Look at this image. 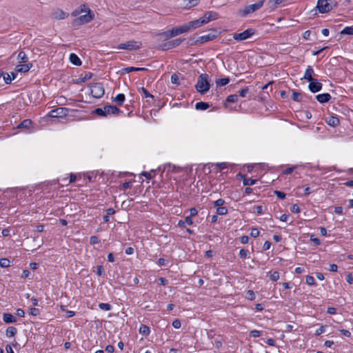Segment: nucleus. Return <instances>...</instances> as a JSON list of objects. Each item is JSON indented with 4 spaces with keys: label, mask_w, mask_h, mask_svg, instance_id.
<instances>
[{
    "label": "nucleus",
    "mask_w": 353,
    "mask_h": 353,
    "mask_svg": "<svg viewBox=\"0 0 353 353\" xmlns=\"http://www.w3.org/2000/svg\"><path fill=\"white\" fill-rule=\"evenodd\" d=\"M71 14L72 17H78L73 21L75 26L88 23L94 18V14L86 4H81L74 10Z\"/></svg>",
    "instance_id": "1"
},
{
    "label": "nucleus",
    "mask_w": 353,
    "mask_h": 353,
    "mask_svg": "<svg viewBox=\"0 0 353 353\" xmlns=\"http://www.w3.org/2000/svg\"><path fill=\"white\" fill-rule=\"evenodd\" d=\"M195 88L201 94H205L210 90V77L208 74L203 73L199 76Z\"/></svg>",
    "instance_id": "2"
},
{
    "label": "nucleus",
    "mask_w": 353,
    "mask_h": 353,
    "mask_svg": "<svg viewBox=\"0 0 353 353\" xmlns=\"http://www.w3.org/2000/svg\"><path fill=\"white\" fill-rule=\"evenodd\" d=\"M142 43L137 41H128L125 43H121L116 47L117 50H136L141 48Z\"/></svg>",
    "instance_id": "3"
},
{
    "label": "nucleus",
    "mask_w": 353,
    "mask_h": 353,
    "mask_svg": "<svg viewBox=\"0 0 353 353\" xmlns=\"http://www.w3.org/2000/svg\"><path fill=\"white\" fill-rule=\"evenodd\" d=\"M90 93L94 98L100 99L105 93L103 85L101 83H94L90 85Z\"/></svg>",
    "instance_id": "4"
},
{
    "label": "nucleus",
    "mask_w": 353,
    "mask_h": 353,
    "mask_svg": "<svg viewBox=\"0 0 353 353\" xmlns=\"http://www.w3.org/2000/svg\"><path fill=\"white\" fill-rule=\"evenodd\" d=\"M256 33L253 28H248L242 32L233 34V39L237 41H242L252 37Z\"/></svg>",
    "instance_id": "5"
},
{
    "label": "nucleus",
    "mask_w": 353,
    "mask_h": 353,
    "mask_svg": "<svg viewBox=\"0 0 353 353\" xmlns=\"http://www.w3.org/2000/svg\"><path fill=\"white\" fill-rule=\"evenodd\" d=\"M185 39L178 38L158 46V49L161 50H168L179 46Z\"/></svg>",
    "instance_id": "6"
},
{
    "label": "nucleus",
    "mask_w": 353,
    "mask_h": 353,
    "mask_svg": "<svg viewBox=\"0 0 353 353\" xmlns=\"http://www.w3.org/2000/svg\"><path fill=\"white\" fill-rule=\"evenodd\" d=\"M265 0H259L253 4L245 7L243 10V16H246L260 9L264 4Z\"/></svg>",
    "instance_id": "7"
},
{
    "label": "nucleus",
    "mask_w": 353,
    "mask_h": 353,
    "mask_svg": "<svg viewBox=\"0 0 353 353\" xmlns=\"http://www.w3.org/2000/svg\"><path fill=\"white\" fill-rule=\"evenodd\" d=\"M316 8L321 14L327 13L333 9L332 3L328 0H318Z\"/></svg>",
    "instance_id": "8"
},
{
    "label": "nucleus",
    "mask_w": 353,
    "mask_h": 353,
    "mask_svg": "<svg viewBox=\"0 0 353 353\" xmlns=\"http://www.w3.org/2000/svg\"><path fill=\"white\" fill-rule=\"evenodd\" d=\"M216 37V36L215 34L209 33L208 34L199 37L196 40L190 39L189 44L191 46L196 45V44H202L205 42L212 41Z\"/></svg>",
    "instance_id": "9"
},
{
    "label": "nucleus",
    "mask_w": 353,
    "mask_h": 353,
    "mask_svg": "<svg viewBox=\"0 0 353 353\" xmlns=\"http://www.w3.org/2000/svg\"><path fill=\"white\" fill-rule=\"evenodd\" d=\"M219 14L215 11H208L201 17L204 24L219 19Z\"/></svg>",
    "instance_id": "10"
},
{
    "label": "nucleus",
    "mask_w": 353,
    "mask_h": 353,
    "mask_svg": "<svg viewBox=\"0 0 353 353\" xmlns=\"http://www.w3.org/2000/svg\"><path fill=\"white\" fill-rule=\"evenodd\" d=\"M68 110L65 108H58L49 112L48 116L54 118H59L68 114Z\"/></svg>",
    "instance_id": "11"
},
{
    "label": "nucleus",
    "mask_w": 353,
    "mask_h": 353,
    "mask_svg": "<svg viewBox=\"0 0 353 353\" xmlns=\"http://www.w3.org/2000/svg\"><path fill=\"white\" fill-rule=\"evenodd\" d=\"M105 117L108 115H118L122 111L115 105H106L104 106Z\"/></svg>",
    "instance_id": "12"
},
{
    "label": "nucleus",
    "mask_w": 353,
    "mask_h": 353,
    "mask_svg": "<svg viewBox=\"0 0 353 353\" xmlns=\"http://www.w3.org/2000/svg\"><path fill=\"white\" fill-rule=\"evenodd\" d=\"M171 30L172 32V33L174 35V37L190 31L189 27L188 26L187 23H185L180 26L174 27Z\"/></svg>",
    "instance_id": "13"
},
{
    "label": "nucleus",
    "mask_w": 353,
    "mask_h": 353,
    "mask_svg": "<svg viewBox=\"0 0 353 353\" xmlns=\"http://www.w3.org/2000/svg\"><path fill=\"white\" fill-rule=\"evenodd\" d=\"M308 88L310 91L312 93H316L319 92L323 87V84L319 82L317 79H314L313 81H309Z\"/></svg>",
    "instance_id": "14"
},
{
    "label": "nucleus",
    "mask_w": 353,
    "mask_h": 353,
    "mask_svg": "<svg viewBox=\"0 0 353 353\" xmlns=\"http://www.w3.org/2000/svg\"><path fill=\"white\" fill-rule=\"evenodd\" d=\"M68 14L60 8H57L52 12V18L56 20L64 19L68 17Z\"/></svg>",
    "instance_id": "15"
},
{
    "label": "nucleus",
    "mask_w": 353,
    "mask_h": 353,
    "mask_svg": "<svg viewBox=\"0 0 353 353\" xmlns=\"http://www.w3.org/2000/svg\"><path fill=\"white\" fill-rule=\"evenodd\" d=\"M313 75H314V70L311 65H308L305 71L303 79L307 81H313L314 79Z\"/></svg>",
    "instance_id": "16"
},
{
    "label": "nucleus",
    "mask_w": 353,
    "mask_h": 353,
    "mask_svg": "<svg viewBox=\"0 0 353 353\" xmlns=\"http://www.w3.org/2000/svg\"><path fill=\"white\" fill-rule=\"evenodd\" d=\"M187 24H188V26L189 27V30L198 28L201 27L202 26L205 25L201 18L194 20V21H190L188 22Z\"/></svg>",
    "instance_id": "17"
},
{
    "label": "nucleus",
    "mask_w": 353,
    "mask_h": 353,
    "mask_svg": "<svg viewBox=\"0 0 353 353\" xmlns=\"http://www.w3.org/2000/svg\"><path fill=\"white\" fill-rule=\"evenodd\" d=\"M237 176H239L242 179L243 184L245 186L253 185L256 184L257 182L256 179L248 178V177H246V176L245 174H242L241 173H239Z\"/></svg>",
    "instance_id": "18"
},
{
    "label": "nucleus",
    "mask_w": 353,
    "mask_h": 353,
    "mask_svg": "<svg viewBox=\"0 0 353 353\" xmlns=\"http://www.w3.org/2000/svg\"><path fill=\"white\" fill-rule=\"evenodd\" d=\"M331 95L329 93L319 94L316 96V99L320 103H327L331 99Z\"/></svg>",
    "instance_id": "19"
},
{
    "label": "nucleus",
    "mask_w": 353,
    "mask_h": 353,
    "mask_svg": "<svg viewBox=\"0 0 353 353\" xmlns=\"http://www.w3.org/2000/svg\"><path fill=\"white\" fill-rule=\"evenodd\" d=\"M32 67V63H25V64H19L16 66L15 70L19 72H26L29 71Z\"/></svg>",
    "instance_id": "20"
},
{
    "label": "nucleus",
    "mask_w": 353,
    "mask_h": 353,
    "mask_svg": "<svg viewBox=\"0 0 353 353\" xmlns=\"http://www.w3.org/2000/svg\"><path fill=\"white\" fill-rule=\"evenodd\" d=\"M325 121L327 125L332 127H336L340 123L339 119L335 116H330Z\"/></svg>",
    "instance_id": "21"
},
{
    "label": "nucleus",
    "mask_w": 353,
    "mask_h": 353,
    "mask_svg": "<svg viewBox=\"0 0 353 353\" xmlns=\"http://www.w3.org/2000/svg\"><path fill=\"white\" fill-rule=\"evenodd\" d=\"M3 321L6 323H13L17 321V319L14 316L10 313H4L3 314Z\"/></svg>",
    "instance_id": "22"
},
{
    "label": "nucleus",
    "mask_w": 353,
    "mask_h": 353,
    "mask_svg": "<svg viewBox=\"0 0 353 353\" xmlns=\"http://www.w3.org/2000/svg\"><path fill=\"white\" fill-rule=\"evenodd\" d=\"M139 92H142L143 94V97L145 99H148V100H146V102L148 103L149 104L151 103V101H150V99H151L152 100H153L154 99V96L152 94H151L145 88L143 87H141V88H139L138 89Z\"/></svg>",
    "instance_id": "23"
},
{
    "label": "nucleus",
    "mask_w": 353,
    "mask_h": 353,
    "mask_svg": "<svg viewBox=\"0 0 353 353\" xmlns=\"http://www.w3.org/2000/svg\"><path fill=\"white\" fill-rule=\"evenodd\" d=\"M147 70L145 68L127 67L122 69V72L125 74L131 72L145 71Z\"/></svg>",
    "instance_id": "24"
},
{
    "label": "nucleus",
    "mask_w": 353,
    "mask_h": 353,
    "mask_svg": "<svg viewBox=\"0 0 353 353\" xmlns=\"http://www.w3.org/2000/svg\"><path fill=\"white\" fill-rule=\"evenodd\" d=\"M32 124V121L30 119H25L21 121L17 127L18 129H29Z\"/></svg>",
    "instance_id": "25"
},
{
    "label": "nucleus",
    "mask_w": 353,
    "mask_h": 353,
    "mask_svg": "<svg viewBox=\"0 0 353 353\" xmlns=\"http://www.w3.org/2000/svg\"><path fill=\"white\" fill-rule=\"evenodd\" d=\"M172 32V30H170L168 31L159 32L158 33L157 36L162 37L164 41H168L170 39L174 37V35Z\"/></svg>",
    "instance_id": "26"
},
{
    "label": "nucleus",
    "mask_w": 353,
    "mask_h": 353,
    "mask_svg": "<svg viewBox=\"0 0 353 353\" xmlns=\"http://www.w3.org/2000/svg\"><path fill=\"white\" fill-rule=\"evenodd\" d=\"M70 62L77 65V66H79L81 65L82 62L81 61V59L79 58V57L74 54V53H71L70 54Z\"/></svg>",
    "instance_id": "27"
},
{
    "label": "nucleus",
    "mask_w": 353,
    "mask_h": 353,
    "mask_svg": "<svg viewBox=\"0 0 353 353\" xmlns=\"http://www.w3.org/2000/svg\"><path fill=\"white\" fill-rule=\"evenodd\" d=\"M17 333V330L15 327L10 326L6 330V335L8 338L14 336Z\"/></svg>",
    "instance_id": "28"
},
{
    "label": "nucleus",
    "mask_w": 353,
    "mask_h": 353,
    "mask_svg": "<svg viewBox=\"0 0 353 353\" xmlns=\"http://www.w3.org/2000/svg\"><path fill=\"white\" fill-rule=\"evenodd\" d=\"M125 97L124 94H118L114 99L113 101L117 103L118 105H122L125 101Z\"/></svg>",
    "instance_id": "29"
},
{
    "label": "nucleus",
    "mask_w": 353,
    "mask_h": 353,
    "mask_svg": "<svg viewBox=\"0 0 353 353\" xmlns=\"http://www.w3.org/2000/svg\"><path fill=\"white\" fill-rule=\"evenodd\" d=\"M139 332L141 334H142L145 336H147L150 333V329L148 325L142 324V325H141V326L139 329Z\"/></svg>",
    "instance_id": "30"
},
{
    "label": "nucleus",
    "mask_w": 353,
    "mask_h": 353,
    "mask_svg": "<svg viewBox=\"0 0 353 353\" xmlns=\"http://www.w3.org/2000/svg\"><path fill=\"white\" fill-rule=\"evenodd\" d=\"M230 79L228 77H224L221 79H216L215 83L217 86H224L227 85L230 82Z\"/></svg>",
    "instance_id": "31"
},
{
    "label": "nucleus",
    "mask_w": 353,
    "mask_h": 353,
    "mask_svg": "<svg viewBox=\"0 0 353 353\" xmlns=\"http://www.w3.org/2000/svg\"><path fill=\"white\" fill-rule=\"evenodd\" d=\"M17 59L19 63H26L28 61V57L25 52L20 51L18 54Z\"/></svg>",
    "instance_id": "32"
},
{
    "label": "nucleus",
    "mask_w": 353,
    "mask_h": 353,
    "mask_svg": "<svg viewBox=\"0 0 353 353\" xmlns=\"http://www.w3.org/2000/svg\"><path fill=\"white\" fill-rule=\"evenodd\" d=\"M210 107V105L206 102H197L195 105V108L198 110H205Z\"/></svg>",
    "instance_id": "33"
},
{
    "label": "nucleus",
    "mask_w": 353,
    "mask_h": 353,
    "mask_svg": "<svg viewBox=\"0 0 353 353\" xmlns=\"http://www.w3.org/2000/svg\"><path fill=\"white\" fill-rule=\"evenodd\" d=\"M292 99L294 101L300 102L302 101L303 99L302 94L301 92L294 90L292 92Z\"/></svg>",
    "instance_id": "34"
},
{
    "label": "nucleus",
    "mask_w": 353,
    "mask_h": 353,
    "mask_svg": "<svg viewBox=\"0 0 353 353\" xmlns=\"http://www.w3.org/2000/svg\"><path fill=\"white\" fill-rule=\"evenodd\" d=\"M270 279L272 281H276L279 279V272L277 271H270L268 272Z\"/></svg>",
    "instance_id": "35"
},
{
    "label": "nucleus",
    "mask_w": 353,
    "mask_h": 353,
    "mask_svg": "<svg viewBox=\"0 0 353 353\" xmlns=\"http://www.w3.org/2000/svg\"><path fill=\"white\" fill-rule=\"evenodd\" d=\"M341 34L353 35V26H346L341 31Z\"/></svg>",
    "instance_id": "36"
},
{
    "label": "nucleus",
    "mask_w": 353,
    "mask_h": 353,
    "mask_svg": "<svg viewBox=\"0 0 353 353\" xmlns=\"http://www.w3.org/2000/svg\"><path fill=\"white\" fill-rule=\"evenodd\" d=\"M132 182H131V181L123 183L119 185V190L120 191H125L127 189L130 188L132 187Z\"/></svg>",
    "instance_id": "37"
},
{
    "label": "nucleus",
    "mask_w": 353,
    "mask_h": 353,
    "mask_svg": "<svg viewBox=\"0 0 353 353\" xmlns=\"http://www.w3.org/2000/svg\"><path fill=\"white\" fill-rule=\"evenodd\" d=\"M228 212V208L224 206L217 208L216 210V213L221 216L227 214Z\"/></svg>",
    "instance_id": "38"
},
{
    "label": "nucleus",
    "mask_w": 353,
    "mask_h": 353,
    "mask_svg": "<svg viewBox=\"0 0 353 353\" xmlns=\"http://www.w3.org/2000/svg\"><path fill=\"white\" fill-rule=\"evenodd\" d=\"M298 168V165H291L288 167V168L283 170L282 171L283 174H290L292 172H294L296 168Z\"/></svg>",
    "instance_id": "39"
},
{
    "label": "nucleus",
    "mask_w": 353,
    "mask_h": 353,
    "mask_svg": "<svg viewBox=\"0 0 353 353\" xmlns=\"http://www.w3.org/2000/svg\"><path fill=\"white\" fill-rule=\"evenodd\" d=\"M10 265V261L9 259L6 258H3L0 259V266L1 268H8Z\"/></svg>",
    "instance_id": "40"
},
{
    "label": "nucleus",
    "mask_w": 353,
    "mask_h": 353,
    "mask_svg": "<svg viewBox=\"0 0 353 353\" xmlns=\"http://www.w3.org/2000/svg\"><path fill=\"white\" fill-rule=\"evenodd\" d=\"M305 282L309 285H316V281L314 276L307 275L305 279Z\"/></svg>",
    "instance_id": "41"
},
{
    "label": "nucleus",
    "mask_w": 353,
    "mask_h": 353,
    "mask_svg": "<svg viewBox=\"0 0 353 353\" xmlns=\"http://www.w3.org/2000/svg\"><path fill=\"white\" fill-rule=\"evenodd\" d=\"M263 335V332L257 330H253L250 332V336L256 338Z\"/></svg>",
    "instance_id": "42"
},
{
    "label": "nucleus",
    "mask_w": 353,
    "mask_h": 353,
    "mask_svg": "<svg viewBox=\"0 0 353 353\" xmlns=\"http://www.w3.org/2000/svg\"><path fill=\"white\" fill-rule=\"evenodd\" d=\"M238 95L236 94H230L227 97L226 101L228 103H235L238 101Z\"/></svg>",
    "instance_id": "43"
},
{
    "label": "nucleus",
    "mask_w": 353,
    "mask_h": 353,
    "mask_svg": "<svg viewBox=\"0 0 353 353\" xmlns=\"http://www.w3.org/2000/svg\"><path fill=\"white\" fill-rule=\"evenodd\" d=\"M92 112L99 117H105L104 107L96 108Z\"/></svg>",
    "instance_id": "44"
},
{
    "label": "nucleus",
    "mask_w": 353,
    "mask_h": 353,
    "mask_svg": "<svg viewBox=\"0 0 353 353\" xmlns=\"http://www.w3.org/2000/svg\"><path fill=\"white\" fill-rule=\"evenodd\" d=\"M99 307L101 310H105V311H109L111 310L112 307L111 305L106 303H101L99 305Z\"/></svg>",
    "instance_id": "45"
},
{
    "label": "nucleus",
    "mask_w": 353,
    "mask_h": 353,
    "mask_svg": "<svg viewBox=\"0 0 353 353\" xmlns=\"http://www.w3.org/2000/svg\"><path fill=\"white\" fill-rule=\"evenodd\" d=\"M283 1L284 0H270L268 3L271 8H275Z\"/></svg>",
    "instance_id": "46"
},
{
    "label": "nucleus",
    "mask_w": 353,
    "mask_h": 353,
    "mask_svg": "<svg viewBox=\"0 0 353 353\" xmlns=\"http://www.w3.org/2000/svg\"><path fill=\"white\" fill-rule=\"evenodd\" d=\"M225 203V200H223V199H219L213 202V205L214 207H216V208H217L223 206Z\"/></svg>",
    "instance_id": "47"
},
{
    "label": "nucleus",
    "mask_w": 353,
    "mask_h": 353,
    "mask_svg": "<svg viewBox=\"0 0 353 353\" xmlns=\"http://www.w3.org/2000/svg\"><path fill=\"white\" fill-rule=\"evenodd\" d=\"M246 299L250 301L255 299V293L253 290H249L246 292Z\"/></svg>",
    "instance_id": "48"
},
{
    "label": "nucleus",
    "mask_w": 353,
    "mask_h": 353,
    "mask_svg": "<svg viewBox=\"0 0 353 353\" xmlns=\"http://www.w3.org/2000/svg\"><path fill=\"white\" fill-rule=\"evenodd\" d=\"M170 80L171 83L173 84L179 85L180 83L179 76L175 73L172 74Z\"/></svg>",
    "instance_id": "49"
},
{
    "label": "nucleus",
    "mask_w": 353,
    "mask_h": 353,
    "mask_svg": "<svg viewBox=\"0 0 353 353\" xmlns=\"http://www.w3.org/2000/svg\"><path fill=\"white\" fill-rule=\"evenodd\" d=\"M185 1L188 2L186 3L185 6L188 7V8H191V7L195 6L199 2V0H185Z\"/></svg>",
    "instance_id": "50"
},
{
    "label": "nucleus",
    "mask_w": 353,
    "mask_h": 353,
    "mask_svg": "<svg viewBox=\"0 0 353 353\" xmlns=\"http://www.w3.org/2000/svg\"><path fill=\"white\" fill-rule=\"evenodd\" d=\"M310 240L314 243V245H319L321 244V240L317 238V237H315V236L314 234H311L310 235Z\"/></svg>",
    "instance_id": "51"
},
{
    "label": "nucleus",
    "mask_w": 353,
    "mask_h": 353,
    "mask_svg": "<svg viewBox=\"0 0 353 353\" xmlns=\"http://www.w3.org/2000/svg\"><path fill=\"white\" fill-rule=\"evenodd\" d=\"M249 251L245 249H241L239 251V256L241 259H245L248 256Z\"/></svg>",
    "instance_id": "52"
},
{
    "label": "nucleus",
    "mask_w": 353,
    "mask_h": 353,
    "mask_svg": "<svg viewBox=\"0 0 353 353\" xmlns=\"http://www.w3.org/2000/svg\"><path fill=\"white\" fill-rule=\"evenodd\" d=\"M254 212L257 214H263V209L262 205L254 206Z\"/></svg>",
    "instance_id": "53"
},
{
    "label": "nucleus",
    "mask_w": 353,
    "mask_h": 353,
    "mask_svg": "<svg viewBox=\"0 0 353 353\" xmlns=\"http://www.w3.org/2000/svg\"><path fill=\"white\" fill-rule=\"evenodd\" d=\"M290 210L295 214H298L301 212V209L297 204H293L290 208Z\"/></svg>",
    "instance_id": "54"
},
{
    "label": "nucleus",
    "mask_w": 353,
    "mask_h": 353,
    "mask_svg": "<svg viewBox=\"0 0 353 353\" xmlns=\"http://www.w3.org/2000/svg\"><path fill=\"white\" fill-rule=\"evenodd\" d=\"M274 194L279 199H284L285 198V196H286V194L285 193H284L283 192H281V191H279V190H275L274 191Z\"/></svg>",
    "instance_id": "55"
},
{
    "label": "nucleus",
    "mask_w": 353,
    "mask_h": 353,
    "mask_svg": "<svg viewBox=\"0 0 353 353\" xmlns=\"http://www.w3.org/2000/svg\"><path fill=\"white\" fill-rule=\"evenodd\" d=\"M325 332V326L321 325L319 328H318L315 330L314 334L316 336H319L321 334L324 333Z\"/></svg>",
    "instance_id": "56"
},
{
    "label": "nucleus",
    "mask_w": 353,
    "mask_h": 353,
    "mask_svg": "<svg viewBox=\"0 0 353 353\" xmlns=\"http://www.w3.org/2000/svg\"><path fill=\"white\" fill-rule=\"evenodd\" d=\"M248 92H249V88L245 87L239 92V94L241 97H245L247 96V94L248 93Z\"/></svg>",
    "instance_id": "57"
},
{
    "label": "nucleus",
    "mask_w": 353,
    "mask_h": 353,
    "mask_svg": "<svg viewBox=\"0 0 353 353\" xmlns=\"http://www.w3.org/2000/svg\"><path fill=\"white\" fill-rule=\"evenodd\" d=\"M250 235L254 238H256L260 235V232L257 228H252Z\"/></svg>",
    "instance_id": "58"
},
{
    "label": "nucleus",
    "mask_w": 353,
    "mask_h": 353,
    "mask_svg": "<svg viewBox=\"0 0 353 353\" xmlns=\"http://www.w3.org/2000/svg\"><path fill=\"white\" fill-rule=\"evenodd\" d=\"M39 310L36 307H32L29 310V314L32 316H37L39 314Z\"/></svg>",
    "instance_id": "59"
},
{
    "label": "nucleus",
    "mask_w": 353,
    "mask_h": 353,
    "mask_svg": "<svg viewBox=\"0 0 353 353\" xmlns=\"http://www.w3.org/2000/svg\"><path fill=\"white\" fill-rule=\"evenodd\" d=\"M215 166L219 169V170H223L227 168V163H218L215 164Z\"/></svg>",
    "instance_id": "60"
},
{
    "label": "nucleus",
    "mask_w": 353,
    "mask_h": 353,
    "mask_svg": "<svg viewBox=\"0 0 353 353\" xmlns=\"http://www.w3.org/2000/svg\"><path fill=\"white\" fill-rule=\"evenodd\" d=\"M172 326L175 329H179L181 327V321L179 319L174 320L173 322H172Z\"/></svg>",
    "instance_id": "61"
},
{
    "label": "nucleus",
    "mask_w": 353,
    "mask_h": 353,
    "mask_svg": "<svg viewBox=\"0 0 353 353\" xmlns=\"http://www.w3.org/2000/svg\"><path fill=\"white\" fill-rule=\"evenodd\" d=\"M99 242V239L97 236H92L90 238V243L92 245H95Z\"/></svg>",
    "instance_id": "62"
},
{
    "label": "nucleus",
    "mask_w": 353,
    "mask_h": 353,
    "mask_svg": "<svg viewBox=\"0 0 353 353\" xmlns=\"http://www.w3.org/2000/svg\"><path fill=\"white\" fill-rule=\"evenodd\" d=\"M92 77V74L90 72H88V73H86L84 77H81L80 79H81V82H85L86 81L91 79Z\"/></svg>",
    "instance_id": "63"
},
{
    "label": "nucleus",
    "mask_w": 353,
    "mask_h": 353,
    "mask_svg": "<svg viewBox=\"0 0 353 353\" xmlns=\"http://www.w3.org/2000/svg\"><path fill=\"white\" fill-rule=\"evenodd\" d=\"M346 281L349 283V284H352L353 283V275L352 273H349L347 274L346 276Z\"/></svg>",
    "instance_id": "64"
}]
</instances>
